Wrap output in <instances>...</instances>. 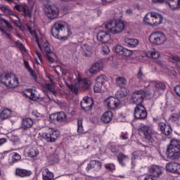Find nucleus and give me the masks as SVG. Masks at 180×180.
I'll use <instances>...</instances> for the list:
<instances>
[{"instance_id":"nucleus-46","label":"nucleus","mask_w":180,"mask_h":180,"mask_svg":"<svg viewBox=\"0 0 180 180\" xmlns=\"http://www.w3.org/2000/svg\"><path fill=\"white\" fill-rule=\"evenodd\" d=\"M104 167L109 172H113V171L116 170V166L112 163H107L104 165Z\"/></svg>"},{"instance_id":"nucleus-21","label":"nucleus","mask_w":180,"mask_h":180,"mask_svg":"<svg viewBox=\"0 0 180 180\" xmlns=\"http://www.w3.org/2000/svg\"><path fill=\"white\" fill-rule=\"evenodd\" d=\"M124 46L127 47H131V49H134L136 46H139V39L135 38H125L124 39Z\"/></svg>"},{"instance_id":"nucleus-5","label":"nucleus","mask_w":180,"mask_h":180,"mask_svg":"<svg viewBox=\"0 0 180 180\" xmlns=\"http://www.w3.org/2000/svg\"><path fill=\"white\" fill-rule=\"evenodd\" d=\"M105 29L108 33L119 34V33H122L123 29H124V22L122 20H110L105 25Z\"/></svg>"},{"instance_id":"nucleus-1","label":"nucleus","mask_w":180,"mask_h":180,"mask_svg":"<svg viewBox=\"0 0 180 180\" xmlns=\"http://www.w3.org/2000/svg\"><path fill=\"white\" fill-rule=\"evenodd\" d=\"M166 156L168 160H179L180 158V141L172 139L166 150Z\"/></svg>"},{"instance_id":"nucleus-25","label":"nucleus","mask_w":180,"mask_h":180,"mask_svg":"<svg viewBox=\"0 0 180 180\" xmlns=\"http://www.w3.org/2000/svg\"><path fill=\"white\" fill-rule=\"evenodd\" d=\"M113 119V113L110 111H107L103 114L101 116V122L103 123H110Z\"/></svg>"},{"instance_id":"nucleus-48","label":"nucleus","mask_w":180,"mask_h":180,"mask_svg":"<svg viewBox=\"0 0 180 180\" xmlns=\"http://www.w3.org/2000/svg\"><path fill=\"white\" fill-rule=\"evenodd\" d=\"M77 133L84 134V127H82V120H77Z\"/></svg>"},{"instance_id":"nucleus-3","label":"nucleus","mask_w":180,"mask_h":180,"mask_svg":"<svg viewBox=\"0 0 180 180\" xmlns=\"http://www.w3.org/2000/svg\"><path fill=\"white\" fill-rule=\"evenodd\" d=\"M77 80V82L75 84V85L70 84L68 86L69 89H70L73 94H75V95H78L79 89L86 91L91 88V80L87 78L82 79V77H81V74L78 73Z\"/></svg>"},{"instance_id":"nucleus-53","label":"nucleus","mask_w":180,"mask_h":180,"mask_svg":"<svg viewBox=\"0 0 180 180\" xmlns=\"http://www.w3.org/2000/svg\"><path fill=\"white\" fill-rule=\"evenodd\" d=\"M28 92H30V96L29 98L30 101H37V96L34 93H33V89H29Z\"/></svg>"},{"instance_id":"nucleus-10","label":"nucleus","mask_w":180,"mask_h":180,"mask_svg":"<svg viewBox=\"0 0 180 180\" xmlns=\"http://www.w3.org/2000/svg\"><path fill=\"white\" fill-rule=\"evenodd\" d=\"M134 118L136 120H144L147 119V110L143 105H136L134 108Z\"/></svg>"},{"instance_id":"nucleus-2","label":"nucleus","mask_w":180,"mask_h":180,"mask_svg":"<svg viewBox=\"0 0 180 180\" xmlns=\"http://www.w3.org/2000/svg\"><path fill=\"white\" fill-rule=\"evenodd\" d=\"M0 82L7 88H16L19 86V79L12 72H4L0 75Z\"/></svg>"},{"instance_id":"nucleus-13","label":"nucleus","mask_w":180,"mask_h":180,"mask_svg":"<svg viewBox=\"0 0 180 180\" xmlns=\"http://www.w3.org/2000/svg\"><path fill=\"white\" fill-rule=\"evenodd\" d=\"M105 103L109 110H115L120 105V101L115 97L110 96L105 100Z\"/></svg>"},{"instance_id":"nucleus-64","label":"nucleus","mask_w":180,"mask_h":180,"mask_svg":"<svg viewBox=\"0 0 180 180\" xmlns=\"http://www.w3.org/2000/svg\"><path fill=\"white\" fill-rule=\"evenodd\" d=\"M153 4H162L164 0H152Z\"/></svg>"},{"instance_id":"nucleus-35","label":"nucleus","mask_w":180,"mask_h":180,"mask_svg":"<svg viewBox=\"0 0 180 180\" xmlns=\"http://www.w3.org/2000/svg\"><path fill=\"white\" fill-rule=\"evenodd\" d=\"M42 50L46 53V55L51 54V53H53V51H51V48L50 47V44L47 41L42 44Z\"/></svg>"},{"instance_id":"nucleus-24","label":"nucleus","mask_w":180,"mask_h":180,"mask_svg":"<svg viewBox=\"0 0 180 180\" xmlns=\"http://www.w3.org/2000/svg\"><path fill=\"white\" fill-rule=\"evenodd\" d=\"M12 115V111L8 108H3L0 110V120H6Z\"/></svg>"},{"instance_id":"nucleus-31","label":"nucleus","mask_w":180,"mask_h":180,"mask_svg":"<svg viewBox=\"0 0 180 180\" xmlns=\"http://www.w3.org/2000/svg\"><path fill=\"white\" fill-rule=\"evenodd\" d=\"M117 158L120 165H121V167H125L126 163H124V161H127V160H129V156L123 153H119L117 155Z\"/></svg>"},{"instance_id":"nucleus-40","label":"nucleus","mask_w":180,"mask_h":180,"mask_svg":"<svg viewBox=\"0 0 180 180\" xmlns=\"http://www.w3.org/2000/svg\"><path fill=\"white\" fill-rule=\"evenodd\" d=\"M57 115V120L56 122H64L67 119V115H65V112H56Z\"/></svg>"},{"instance_id":"nucleus-37","label":"nucleus","mask_w":180,"mask_h":180,"mask_svg":"<svg viewBox=\"0 0 180 180\" xmlns=\"http://www.w3.org/2000/svg\"><path fill=\"white\" fill-rule=\"evenodd\" d=\"M28 30L32 36L34 37L36 43L38 44L39 47H40V39H39V35L36 30H32V28L28 27Z\"/></svg>"},{"instance_id":"nucleus-45","label":"nucleus","mask_w":180,"mask_h":180,"mask_svg":"<svg viewBox=\"0 0 180 180\" xmlns=\"http://www.w3.org/2000/svg\"><path fill=\"white\" fill-rule=\"evenodd\" d=\"M109 150L112 153V154H119V151H120V146L117 145H111L109 148Z\"/></svg>"},{"instance_id":"nucleus-8","label":"nucleus","mask_w":180,"mask_h":180,"mask_svg":"<svg viewBox=\"0 0 180 180\" xmlns=\"http://www.w3.org/2000/svg\"><path fill=\"white\" fill-rule=\"evenodd\" d=\"M147 95V91L144 90H138L132 94L131 96V100L133 103L139 106V105H143L144 99Z\"/></svg>"},{"instance_id":"nucleus-15","label":"nucleus","mask_w":180,"mask_h":180,"mask_svg":"<svg viewBox=\"0 0 180 180\" xmlns=\"http://www.w3.org/2000/svg\"><path fill=\"white\" fill-rule=\"evenodd\" d=\"M158 129L160 130L161 133L165 136H171L172 134V127L170 125L167 124L165 122H158Z\"/></svg>"},{"instance_id":"nucleus-14","label":"nucleus","mask_w":180,"mask_h":180,"mask_svg":"<svg viewBox=\"0 0 180 180\" xmlns=\"http://www.w3.org/2000/svg\"><path fill=\"white\" fill-rule=\"evenodd\" d=\"M17 12H22L23 16H32V11H30V7L26 4H16L14 6Z\"/></svg>"},{"instance_id":"nucleus-61","label":"nucleus","mask_w":180,"mask_h":180,"mask_svg":"<svg viewBox=\"0 0 180 180\" xmlns=\"http://www.w3.org/2000/svg\"><path fill=\"white\" fill-rule=\"evenodd\" d=\"M8 140L6 138H1L0 139V146H4L5 143H6Z\"/></svg>"},{"instance_id":"nucleus-47","label":"nucleus","mask_w":180,"mask_h":180,"mask_svg":"<svg viewBox=\"0 0 180 180\" xmlns=\"http://www.w3.org/2000/svg\"><path fill=\"white\" fill-rule=\"evenodd\" d=\"M45 85H46V89H48V91L51 92L53 95H55V96L57 95V91L54 89V86H53V84L47 83Z\"/></svg>"},{"instance_id":"nucleus-32","label":"nucleus","mask_w":180,"mask_h":180,"mask_svg":"<svg viewBox=\"0 0 180 180\" xmlns=\"http://www.w3.org/2000/svg\"><path fill=\"white\" fill-rule=\"evenodd\" d=\"M24 65L26 70H27L28 72H30L31 77L34 78V79H37V75L36 74V72L33 70L32 67H30V65L29 64V61L24 60Z\"/></svg>"},{"instance_id":"nucleus-62","label":"nucleus","mask_w":180,"mask_h":180,"mask_svg":"<svg viewBox=\"0 0 180 180\" xmlns=\"http://www.w3.org/2000/svg\"><path fill=\"white\" fill-rule=\"evenodd\" d=\"M172 60H174V61L179 62L180 61V57H179L177 56H174L172 57Z\"/></svg>"},{"instance_id":"nucleus-34","label":"nucleus","mask_w":180,"mask_h":180,"mask_svg":"<svg viewBox=\"0 0 180 180\" xmlns=\"http://www.w3.org/2000/svg\"><path fill=\"white\" fill-rule=\"evenodd\" d=\"M115 82L118 86H120V88H124V86L127 85V80L122 77H117L115 79Z\"/></svg>"},{"instance_id":"nucleus-56","label":"nucleus","mask_w":180,"mask_h":180,"mask_svg":"<svg viewBox=\"0 0 180 180\" xmlns=\"http://www.w3.org/2000/svg\"><path fill=\"white\" fill-rule=\"evenodd\" d=\"M174 92L177 96H179L180 98V84H177L176 86H174Z\"/></svg>"},{"instance_id":"nucleus-12","label":"nucleus","mask_w":180,"mask_h":180,"mask_svg":"<svg viewBox=\"0 0 180 180\" xmlns=\"http://www.w3.org/2000/svg\"><path fill=\"white\" fill-rule=\"evenodd\" d=\"M80 106L84 112H89L92 109V106H94V99L85 96L81 101Z\"/></svg>"},{"instance_id":"nucleus-26","label":"nucleus","mask_w":180,"mask_h":180,"mask_svg":"<svg viewBox=\"0 0 180 180\" xmlns=\"http://www.w3.org/2000/svg\"><path fill=\"white\" fill-rule=\"evenodd\" d=\"M43 180H54V173L51 172L48 168H46L42 172Z\"/></svg>"},{"instance_id":"nucleus-29","label":"nucleus","mask_w":180,"mask_h":180,"mask_svg":"<svg viewBox=\"0 0 180 180\" xmlns=\"http://www.w3.org/2000/svg\"><path fill=\"white\" fill-rule=\"evenodd\" d=\"M153 26H158L162 23V15L158 13L153 12Z\"/></svg>"},{"instance_id":"nucleus-63","label":"nucleus","mask_w":180,"mask_h":180,"mask_svg":"<svg viewBox=\"0 0 180 180\" xmlns=\"http://www.w3.org/2000/svg\"><path fill=\"white\" fill-rule=\"evenodd\" d=\"M121 139L122 140H127V139H129V137L127 136V134L122 133L121 135Z\"/></svg>"},{"instance_id":"nucleus-6","label":"nucleus","mask_w":180,"mask_h":180,"mask_svg":"<svg viewBox=\"0 0 180 180\" xmlns=\"http://www.w3.org/2000/svg\"><path fill=\"white\" fill-rule=\"evenodd\" d=\"M41 140H45L47 143H56L57 139L60 137V131L49 128L48 131L39 133Z\"/></svg>"},{"instance_id":"nucleus-59","label":"nucleus","mask_w":180,"mask_h":180,"mask_svg":"<svg viewBox=\"0 0 180 180\" xmlns=\"http://www.w3.org/2000/svg\"><path fill=\"white\" fill-rule=\"evenodd\" d=\"M46 59L48 60V61L49 63H54V61H56V59H54V58L50 56V54H46Z\"/></svg>"},{"instance_id":"nucleus-60","label":"nucleus","mask_w":180,"mask_h":180,"mask_svg":"<svg viewBox=\"0 0 180 180\" xmlns=\"http://www.w3.org/2000/svg\"><path fill=\"white\" fill-rule=\"evenodd\" d=\"M143 180H155V178L154 176L150 175H146L144 176Z\"/></svg>"},{"instance_id":"nucleus-23","label":"nucleus","mask_w":180,"mask_h":180,"mask_svg":"<svg viewBox=\"0 0 180 180\" xmlns=\"http://www.w3.org/2000/svg\"><path fill=\"white\" fill-rule=\"evenodd\" d=\"M150 85H154V86L158 91H165V89H167V86L165 85V83H164L163 82L154 80L150 82L148 85V86H150Z\"/></svg>"},{"instance_id":"nucleus-44","label":"nucleus","mask_w":180,"mask_h":180,"mask_svg":"<svg viewBox=\"0 0 180 180\" xmlns=\"http://www.w3.org/2000/svg\"><path fill=\"white\" fill-rule=\"evenodd\" d=\"M0 22H1V25H6V26L7 29H8V30H13V27L12 26V25H11V22H9L8 20H6V19L1 17Z\"/></svg>"},{"instance_id":"nucleus-4","label":"nucleus","mask_w":180,"mask_h":180,"mask_svg":"<svg viewBox=\"0 0 180 180\" xmlns=\"http://www.w3.org/2000/svg\"><path fill=\"white\" fill-rule=\"evenodd\" d=\"M65 27V22L58 21L54 23L51 27V33L55 39L58 40H68V37L64 35V28Z\"/></svg>"},{"instance_id":"nucleus-33","label":"nucleus","mask_w":180,"mask_h":180,"mask_svg":"<svg viewBox=\"0 0 180 180\" xmlns=\"http://www.w3.org/2000/svg\"><path fill=\"white\" fill-rule=\"evenodd\" d=\"M116 98L117 99H122V98H126L127 96V89L125 87H121L120 89H119L116 94H115Z\"/></svg>"},{"instance_id":"nucleus-55","label":"nucleus","mask_w":180,"mask_h":180,"mask_svg":"<svg viewBox=\"0 0 180 180\" xmlns=\"http://www.w3.org/2000/svg\"><path fill=\"white\" fill-rule=\"evenodd\" d=\"M102 51L104 53V54H108L110 53V49H109V46H103L102 47Z\"/></svg>"},{"instance_id":"nucleus-38","label":"nucleus","mask_w":180,"mask_h":180,"mask_svg":"<svg viewBox=\"0 0 180 180\" xmlns=\"http://www.w3.org/2000/svg\"><path fill=\"white\" fill-rule=\"evenodd\" d=\"M27 155L31 158L37 157L39 155V150L36 148H32L28 150Z\"/></svg>"},{"instance_id":"nucleus-43","label":"nucleus","mask_w":180,"mask_h":180,"mask_svg":"<svg viewBox=\"0 0 180 180\" xmlns=\"http://www.w3.org/2000/svg\"><path fill=\"white\" fill-rule=\"evenodd\" d=\"M136 78L140 81V82H146V75L143 74V72H141V68H139V70L136 75Z\"/></svg>"},{"instance_id":"nucleus-51","label":"nucleus","mask_w":180,"mask_h":180,"mask_svg":"<svg viewBox=\"0 0 180 180\" xmlns=\"http://www.w3.org/2000/svg\"><path fill=\"white\" fill-rule=\"evenodd\" d=\"M169 119L172 123H176L177 122H179V116L176 114H172Z\"/></svg>"},{"instance_id":"nucleus-28","label":"nucleus","mask_w":180,"mask_h":180,"mask_svg":"<svg viewBox=\"0 0 180 180\" xmlns=\"http://www.w3.org/2000/svg\"><path fill=\"white\" fill-rule=\"evenodd\" d=\"M153 15H154V12L148 13L143 18V22L149 26H154V18Z\"/></svg>"},{"instance_id":"nucleus-36","label":"nucleus","mask_w":180,"mask_h":180,"mask_svg":"<svg viewBox=\"0 0 180 180\" xmlns=\"http://www.w3.org/2000/svg\"><path fill=\"white\" fill-rule=\"evenodd\" d=\"M106 81H108V77H106V75H101L96 77L95 83L99 84L100 85H103V84H105Z\"/></svg>"},{"instance_id":"nucleus-57","label":"nucleus","mask_w":180,"mask_h":180,"mask_svg":"<svg viewBox=\"0 0 180 180\" xmlns=\"http://www.w3.org/2000/svg\"><path fill=\"white\" fill-rule=\"evenodd\" d=\"M49 119L52 122H56V120L57 121V112L50 115H49Z\"/></svg>"},{"instance_id":"nucleus-58","label":"nucleus","mask_w":180,"mask_h":180,"mask_svg":"<svg viewBox=\"0 0 180 180\" xmlns=\"http://www.w3.org/2000/svg\"><path fill=\"white\" fill-rule=\"evenodd\" d=\"M35 54L37 56L39 60L41 61V63H43V56H41V53L39 52V51H35Z\"/></svg>"},{"instance_id":"nucleus-7","label":"nucleus","mask_w":180,"mask_h":180,"mask_svg":"<svg viewBox=\"0 0 180 180\" xmlns=\"http://www.w3.org/2000/svg\"><path fill=\"white\" fill-rule=\"evenodd\" d=\"M149 41L153 46H161L167 42V36L161 31H155L149 36Z\"/></svg>"},{"instance_id":"nucleus-11","label":"nucleus","mask_w":180,"mask_h":180,"mask_svg":"<svg viewBox=\"0 0 180 180\" xmlns=\"http://www.w3.org/2000/svg\"><path fill=\"white\" fill-rule=\"evenodd\" d=\"M139 130L141 133L143 134L146 141L150 145L153 144V134L151 133V128L147 125H142Z\"/></svg>"},{"instance_id":"nucleus-17","label":"nucleus","mask_w":180,"mask_h":180,"mask_svg":"<svg viewBox=\"0 0 180 180\" xmlns=\"http://www.w3.org/2000/svg\"><path fill=\"white\" fill-rule=\"evenodd\" d=\"M166 169L169 172L180 175V164L178 162H170L166 165Z\"/></svg>"},{"instance_id":"nucleus-52","label":"nucleus","mask_w":180,"mask_h":180,"mask_svg":"<svg viewBox=\"0 0 180 180\" xmlns=\"http://www.w3.org/2000/svg\"><path fill=\"white\" fill-rule=\"evenodd\" d=\"M121 56H125V57L133 56V51L124 48Z\"/></svg>"},{"instance_id":"nucleus-49","label":"nucleus","mask_w":180,"mask_h":180,"mask_svg":"<svg viewBox=\"0 0 180 180\" xmlns=\"http://www.w3.org/2000/svg\"><path fill=\"white\" fill-rule=\"evenodd\" d=\"M102 86H103V85L95 83L94 87L95 94H101V92H102Z\"/></svg>"},{"instance_id":"nucleus-30","label":"nucleus","mask_w":180,"mask_h":180,"mask_svg":"<svg viewBox=\"0 0 180 180\" xmlns=\"http://www.w3.org/2000/svg\"><path fill=\"white\" fill-rule=\"evenodd\" d=\"M101 70H102V64L96 62L91 65L89 70V72L90 74H98V72H99Z\"/></svg>"},{"instance_id":"nucleus-20","label":"nucleus","mask_w":180,"mask_h":180,"mask_svg":"<svg viewBox=\"0 0 180 180\" xmlns=\"http://www.w3.org/2000/svg\"><path fill=\"white\" fill-rule=\"evenodd\" d=\"M149 173L155 178H158L162 174V170L161 167L158 165H153L149 169Z\"/></svg>"},{"instance_id":"nucleus-50","label":"nucleus","mask_w":180,"mask_h":180,"mask_svg":"<svg viewBox=\"0 0 180 180\" xmlns=\"http://www.w3.org/2000/svg\"><path fill=\"white\" fill-rule=\"evenodd\" d=\"M176 1V8H180V0H167V4L171 8H174V4Z\"/></svg>"},{"instance_id":"nucleus-39","label":"nucleus","mask_w":180,"mask_h":180,"mask_svg":"<svg viewBox=\"0 0 180 180\" xmlns=\"http://www.w3.org/2000/svg\"><path fill=\"white\" fill-rule=\"evenodd\" d=\"M147 57H149L150 58H158L160 57V52L157 51H148L146 53Z\"/></svg>"},{"instance_id":"nucleus-16","label":"nucleus","mask_w":180,"mask_h":180,"mask_svg":"<svg viewBox=\"0 0 180 180\" xmlns=\"http://www.w3.org/2000/svg\"><path fill=\"white\" fill-rule=\"evenodd\" d=\"M91 169H94V171H101L102 169V163L98 160H91L86 167V171H91Z\"/></svg>"},{"instance_id":"nucleus-22","label":"nucleus","mask_w":180,"mask_h":180,"mask_svg":"<svg viewBox=\"0 0 180 180\" xmlns=\"http://www.w3.org/2000/svg\"><path fill=\"white\" fill-rule=\"evenodd\" d=\"M22 160V156L19 153L13 152L9 155L8 164L9 165H13L15 162H19Z\"/></svg>"},{"instance_id":"nucleus-9","label":"nucleus","mask_w":180,"mask_h":180,"mask_svg":"<svg viewBox=\"0 0 180 180\" xmlns=\"http://www.w3.org/2000/svg\"><path fill=\"white\" fill-rule=\"evenodd\" d=\"M44 11L47 18L51 20L58 18L60 15V8L57 6L46 4L44 6Z\"/></svg>"},{"instance_id":"nucleus-42","label":"nucleus","mask_w":180,"mask_h":180,"mask_svg":"<svg viewBox=\"0 0 180 180\" xmlns=\"http://www.w3.org/2000/svg\"><path fill=\"white\" fill-rule=\"evenodd\" d=\"M15 46H17V47H18V49L21 53H27V50L25 47V45H23V44L20 41L17 40L15 42Z\"/></svg>"},{"instance_id":"nucleus-18","label":"nucleus","mask_w":180,"mask_h":180,"mask_svg":"<svg viewBox=\"0 0 180 180\" xmlns=\"http://www.w3.org/2000/svg\"><path fill=\"white\" fill-rule=\"evenodd\" d=\"M110 34L106 31L101 30L97 34V40L101 43L105 44L110 40Z\"/></svg>"},{"instance_id":"nucleus-41","label":"nucleus","mask_w":180,"mask_h":180,"mask_svg":"<svg viewBox=\"0 0 180 180\" xmlns=\"http://www.w3.org/2000/svg\"><path fill=\"white\" fill-rule=\"evenodd\" d=\"M0 10L4 15H13V11L6 6H0Z\"/></svg>"},{"instance_id":"nucleus-27","label":"nucleus","mask_w":180,"mask_h":180,"mask_svg":"<svg viewBox=\"0 0 180 180\" xmlns=\"http://www.w3.org/2000/svg\"><path fill=\"white\" fill-rule=\"evenodd\" d=\"M33 126V120L30 118H24L22 122V129L23 130H27V129H31Z\"/></svg>"},{"instance_id":"nucleus-19","label":"nucleus","mask_w":180,"mask_h":180,"mask_svg":"<svg viewBox=\"0 0 180 180\" xmlns=\"http://www.w3.org/2000/svg\"><path fill=\"white\" fill-rule=\"evenodd\" d=\"M32 174V172L31 170L20 167L15 168V176H19V178H27V176H30Z\"/></svg>"},{"instance_id":"nucleus-54","label":"nucleus","mask_w":180,"mask_h":180,"mask_svg":"<svg viewBox=\"0 0 180 180\" xmlns=\"http://www.w3.org/2000/svg\"><path fill=\"white\" fill-rule=\"evenodd\" d=\"M124 47H123L122 45H118L115 47V51L117 54H120V56H122L123 53Z\"/></svg>"}]
</instances>
